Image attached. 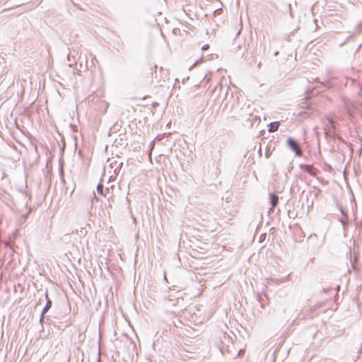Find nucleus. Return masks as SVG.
Segmentation results:
<instances>
[{
	"mask_svg": "<svg viewBox=\"0 0 362 362\" xmlns=\"http://www.w3.org/2000/svg\"><path fill=\"white\" fill-rule=\"evenodd\" d=\"M287 144L289 148L295 152L296 156H302V151L300 149V147L296 141L290 138L287 140Z\"/></svg>",
	"mask_w": 362,
	"mask_h": 362,
	"instance_id": "1",
	"label": "nucleus"
},
{
	"mask_svg": "<svg viewBox=\"0 0 362 362\" xmlns=\"http://www.w3.org/2000/svg\"><path fill=\"white\" fill-rule=\"evenodd\" d=\"M279 125H280V124L279 122H271L269 125V132H276L279 127Z\"/></svg>",
	"mask_w": 362,
	"mask_h": 362,
	"instance_id": "2",
	"label": "nucleus"
},
{
	"mask_svg": "<svg viewBox=\"0 0 362 362\" xmlns=\"http://www.w3.org/2000/svg\"><path fill=\"white\" fill-rule=\"evenodd\" d=\"M278 202H279L278 196H276V194H272L270 197V202L272 204V209H274L276 206Z\"/></svg>",
	"mask_w": 362,
	"mask_h": 362,
	"instance_id": "3",
	"label": "nucleus"
},
{
	"mask_svg": "<svg viewBox=\"0 0 362 362\" xmlns=\"http://www.w3.org/2000/svg\"><path fill=\"white\" fill-rule=\"evenodd\" d=\"M103 189H104L103 185L102 183H99V184L98 185V186H97V191H98V192L100 194H101V195H103V196L105 197V195H106V194L104 193V192H103Z\"/></svg>",
	"mask_w": 362,
	"mask_h": 362,
	"instance_id": "4",
	"label": "nucleus"
},
{
	"mask_svg": "<svg viewBox=\"0 0 362 362\" xmlns=\"http://www.w3.org/2000/svg\"><path fill=\"white\" fill-rule=\"evenodd\" d=\"M358 254H355L353 259L351 260V264L354 268H355V264H356L358 261Z\"/></svg>",
	"mask_w": 362,
	"mask_h": 362,
	"instance_id": "5",
	"label": "nucleus"
},
{
	"mask_svg": "<svg viewBox=\"0 0 362 362\" xmlns=\"http://www.w3.org/2000/svg\"><path fill=\"white\" fill-rule=\"evenodd\" d=\"M209 49V45L206 44V45H204L202 47V49L203 51H206Z\"/></svg>",
	"mask_w": 362,
	"mask_h": 362,
	"instance_id": "6",
	"label": "nucleus"
},
{
	"mask_svg": "<svg viewBox=\"0 0 362 362\" xmlns=\"http://www.w3.org/2000/svg\"><path fill=\"white\" fill-rule=\"evenodd\" d=\"M50 304H51V303H50V302H48V303H47V306H46V308H48Z\"/></svg>",
	"mask_w": 362,
	"mask_h": 362,
	"instance_id": "7",
	"label": "nucleus"
},
{
	"mask_svg": "<svg viewBox=\"0 0 362 362\" xmlns=\"http://www.w3.org/2000/svg\"><path fill=\"white\" fill-rule=\"evenodd\" d=\"M329 123L332 126V127H334V125H333V122L332 120L329 121Z\"/></svg>",
	"mask_w": 362,
	"mask_h": 362,
	"instance_id": "8",
	"label": "nucleus"
},
{
	"mask_svg": "<svg viewBox=\"0 0 362 362\" xmlns=\"http://www.w3.org/2000/svg\"><path fill=\"white\" fill-rule=\"evenodd\" d=\"M305 169H306L308 171H309V170H310V167H309V166H306V167H305Z\"/></svg>",
	"mask_w": 362,
	"mask_h": 362,
	"instance_id": "9",
	"label": "nucleus"
}]
</instances>
